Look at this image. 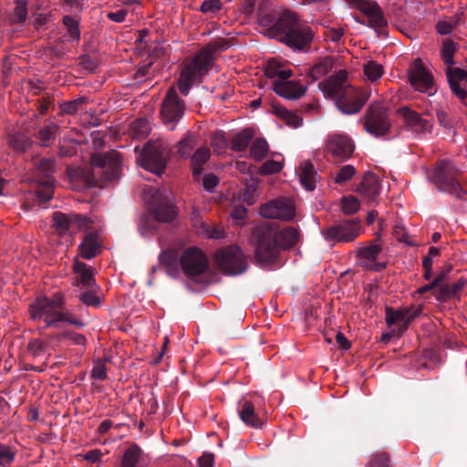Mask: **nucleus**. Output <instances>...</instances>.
Listing matches in <instances>:
<instances>
[{"label":"nucleus","mask_w":467,"mask_h":467,"mask_svg":"<svg viewBox=\"0 0 467 467\" xmlns=\"http://www.w3.org/2000/svg\"><path fill=\"white\" fill-rule=\"evenodd\" d=\"M256 17L264 36L276 39L295 51L309 50L315 32L301 23L295 12L274 8L269 0H261Z\"/></svg>","instance_id":"1"},{"label":"nucleus","mask_w":467,"mask_h":467,"mask_svg":"<svg viewBox=\"0 0 467 467\" xmlns=\"http://www.w3.org/2000/svg\"><path fill=\"white\" fill-rule=\"evenodd\" d=\"M121 171V156L116 150L95 153L91 156V168H67L72 187L83 190L91 187L103 188L119 180Z\"/></svg>","instance_id":"2"},{"label":"nucleus","mask_w":467,"mask_h":467,"mask_svg":"<svg viewBox=\"0 0 467 467\" xmlns=\"http://www.w3.org/2000/svg\"><path fill=\"white\" fill-rule=\"evenodd\" d=\"M252 236L255 244V260L262 265L274 263L280 248L288 250L299 242V233L295 227L287 226L278 232L271 223L256 226Z\"/></svg>","instance_id":"3"},{"label":"nucleus","mask_w":467,"mask_h":467,"mask_svg":"<svg viewBox=\"0 0 467 467\" xmlns=\"http://www.w3.org/2000/svg\"><path fill=\"white\" fill-rule=\"evenodd\" d=\"M66 300L62 293L57 292L52 296H39L29 306V314L34 321H43L46 327H58L60 323H67L81 328L85 323L77 318L65 307Z\"/></svg>","instance_id":"4"},{"label":"nucleus","mask_w":467,"mask_h":467,"mask_svg":"<svg viewBox=\"0 0 467 467\" xmlns=\"http://www.w3.org/2000/svg\"><path fill=\"white\" fill-rule=\"evenodd\" d=\"M347 72L339 70L327 80L318 84L319 88L329 98L337 97L336 106L343 114H356L360 111L368 99L367 92L348 86L345 87Z\"/></svg>","instance_id":"5"},{"label":"nucleus","mask_w":467,"mask_h":467,"mask_svg":"<svg viewBox=\"0 0 467 467\" xmlns=\"http://www.w3.org/2000/svg\"><path fill=\"white\" fill-rule=\"evenodd\" d=\"M460 175V171L452 161L441 160L436 163L432 181L439 191L448 192L458 199L467 201V191L463 190L462 187Z\"/></svg>","instance_id":"6"},{"label":"nucleus","mask_w":467,"mask_h":467,"mask_svg":"<svg viewBox=\"0 0 467 467\" xmlns=\"http://www.w3.org/2000/svg\"><path fill=\"white\" fill-rule=\"evenodd\" d=\"M35 177L38 183L36 197L40 205L46 204L52 199L55 187V161L42 158L35 162Z\"/></svg>","instance_id":"7"},{"label":"nucleus","mask_w":467,"mask_h":467,"mask_svg":"<svg viewBox=\"0 0 467 467\" xmlns=\"http://www.w3.org/2000/svg\"><path fill=\"white\" fill-rule=\"evenodd\" d=\"M214 261L217 268L227 275L243 274L247 268V261L237 245H230L216 251Z\"/></svg>","instance_id":"8"},{"label":"nucleus","mask_w":467,"mask_h":467,"mask_svg":"<svg viewBox=\"0 0 467 467\" xmlns=\"http://www.w3.org/2000/svg\"><path fill=\"white\" fill-rule=\"evenodd\" d=\"M390 127L391 121L385 104L382 102L370 104L364 116L365 130L375 137H382L389 132Z\"/></svg>","instance_id":"9"},{"label":"nucleus","mask_w":467,"mask_h":467,"mask_svg":"<svg viewBox=\"0 0 467 467\" xmlns=\"http://www.w3.org/2000/svg\"><path fill=\"white\" fill-rule=\"evenodd\" d=\"M168 160V148L160 140H150L143 147L141 152V166L157 175H161Z\"/></svg>","instance_id":"10"},{"label":"nucleus","mask_w":467,"mask_h":467,"mask_svg":"<svg viewBox=\"0 0 467 467\" xmlns=\"http://www.w3.org/2000/svg\"><path fill=\"white\" fill-rule=\"evenodd\" d=\"M179 263L185 276L192 281H197L200 276H202L209 265L204 253L194 246L189 247L182 253Z\"/></svg>","instance_id":"11"},{"label":"nucleus","mask_w":467,"mask_h":467,"mask_svg":"<svg viewBox=\"0 0 467 467\" xmlns=\"http://www.w3.org/2000/svg\"><path fill=\"white\" fill-rule=\"evenodd\" d=\"M360 234V221L357 218L337 221L322 231L327 241L353 242Z\"/></svg>","instance_id":"12"},{"label":"nucleus","mask_w":467,"mask_h":467,"mask_svg":"<svg viewBox=\"0 0 467 467\" xmlns=\"http://www.w3.org/2000/svg\"><path fill=\"white\" fill-rule=\"evenodd\" d=\"M185 104L180 99L174 86L169 88L161 102V116L165 125H171L170 130H174L176 123L182 118Z\"/></svg>","instance_id":"13"},{"label":"nucleus","mask_w":467,"mask_h":467,"mask_svg":"<svg viewBox=\"0 0 467 467\" xmlns=\"http://www.w3.org/2000/svg\"><path fill=\"white\" fill-rule=\"evenodd\" d=\"M409 80L413 88L419 92L432 96L437 92L432 74L417 58L409 69Z\"/></svg>","instance_id":"14"},{"label":"nucleus","mask_w":467,"mask_h":467,"mask_svg":"<svg viewBox=\"0 0 467 467\" xmlns=\"http://www.w3.org/2000/svg\"><path fill=\"white\" fill-rule=\"evenodd\" d=\"M349 5L364 13L368 20V26L373 27L378 35H386L387 19L381 7L371 0H346Z\"/></svg>","instance_id":"15"},{"label":"nucleus","mask_w":467,"mask_h":467,"mask_svg":"<svg viewBox=\"0 0 467 467\" xmlns=\"http://www.w3.org/2000/svg\"><path fill=\"white\" fill-rule=\"evenodd\" d=\"M260 213L265 218L290 221L295 216V207L290 200L280 197L263 204Z\"/></svg>","instance_id":"16"},{"label":"nucleus","mask_w":467,"mask_h":467,"mask_svg":"<svg viewBox=\"0 0 467 467\" xmlns=\"http://www.w3.org/2000/svg\"><path fill=\"white\" fill-rule=\"evenodd\" d=\"M213 57H209L200 50L184 65L182 73L188 76V78L194 79L198 83H201L202 78L208 74L213 66Z\"/></svg>","instance_id":"17"},{"label":"nucleus","mask_w":467,"mask_h":467,"mask_svg":"<svg viewBox=\"0 0 467 467\" xmlns=\"http://www.w3.org/2000/svg\"><path fill=\"white\" fill-rule=\"evenodd\" d=\"M398 114L402 118L408 130L420 135L431 132L432 122L423 119L420 113L409 107L399 109Z\"/></svg>","instance_id":"18"},{"label":"nucleus","mask_w":467,"mask_h":467,"mask_svg":"<svg viewBox=\"0 0 467 467\" xmlns=\"http://www.w3.org/2000/svg\"><path fill=\"white\" fill-rule=\"evenodd\" d=\"M327 147L336 161H343L350 158L354 151L355 144L348 136L335 134L329 137Z\"/></svg>","instance_id":"19"},{"label":"nucleus","mask_w":467,"mask_h":467,"mask_svg":"<svg viewBox=\"0 0 467 467\" xmlns=\"http://www.w3.org/2000/svg\"><path fill=\"white\" fill-rule=\"evenodd\" d=\"M53 223L58 234L64 235L69 232L71 228L76 227L77 229L81 230L82 228L87 227L89 221L79 214L67 215L60 212H56L53 213Z\"/></svg>","instance_id":"20"},{"label":"nucleus","mask_w":467,"mask_h":467,"mask_svg":"<svg viewBox=\"0 0 467 467\" xmlns=\"http://www.w3.org/2000/svg\"><path fill=\"white\" fill-rule=\"evenodd\" d=\"M385 312V319L389 327H391L397 322L410 324L422 314V306H410L398 309L387 306Z\"/></svg>","instance_id":"21"},{"label":"nucleus","mask_w":467,"mask_h":467,"mask_svg":"<svg viewBox=\"0 0 467 467\" xmlns=\"http://www.w3.org/2000/svg\"><path fill=\"white\" fill-rule=\"evenodd\" d=\"M446 77L451 92L466 106L467 90L461 86V82L467 81V70L449 66L446 68Z\"/></svg>","instance_id":"22"},{"label":"nucleus","mask_w":467,"mask_h":467,"mask_svg":"<svg viewBox=\"0 0 467 467\" xmlns=\"http://www.w3.org/2000/svg\"><path fill=\"white\" fill-rule=\"evenodd\" d=\"M381 184L379 177L373 172L364 174L362 181L357 187V192L368 202H373L380 193Z\"/></svg>","instance_id":"23"},{"label":"nucleus","mask_w":467,"mask_h":467,"mask_svg":"<svg viewBox=\"0 0 467 467\" xmlns=\"http://www.w3.org/2000/svg\"><path fill=\"white\" fill-rule=\"evenodd\" d=\"M238 414L245 425L254 429H261L265 424V420L255 412L254 406L250 400H243L238 402Z\"/></svg>","instance_id":"24"},{"label":"nucleus","mask_w":467,"mask_h":467,"mask_svg":"<svg viewBox=\"0 0 467 467\" xmlns=\"http://www.w3.org/2000/svg\"><path fill=\"white\" fill-rule=\"evenodd\" d=\"M79 254L87 260L97 256L102 251V242L99 234L95 232L88 233L84 235L82 242L78 246Z\"/></svg>","instance_id":"25"},{"label":"nucleus","mask_w":467,"mask_h":467,"mask_svg":"<svg viewBox=\"0 0 467 467\" xmlns=\"http://www.w3.org/2000/svg\"><path fill=\"white\" fill-rule=\"evenodd\" d=\"M274 91L285 99H298L306 91V87L301 85L298 81L291 82H273Z\"/></svg>","instance_id":"26"},{"label":"nucleus","mask_w":467,"mask_h":467,"mask_svg":"<svg viewBox=\"0 0 467 467\" xmlns=\"http://www.w3.org/2000/svg\"><path fill=\"white\" fill-rule=\"evenodd\" d=\"M211 158V150L209 148L202 146L199 147L190 159V168L194 182H201L202 174L203 172V165Z\"/></svg>","instance_id":"27"},{"label":"nucleus","mask_w":467,"mask_h":467,"mask_svg":"<svg viewBox=\"0 0 467 467\" xmlns=\"http://www.w3.org/2000/svg\"><path fill=\"white\" fill-rule=\"evenodd\" d=\"M150 213L161 223H169L176 216L175 208L167 198H158L150 207Z\"/></svg>","instance_id":"28"},{"label":"nucleus","mask_w":467,"mask_h":467,"mask_svg":"<svg viewBox=\"0 0 467 467\" xmlns=\"http://www.w3.org/2000/svg\"><path fill=\"white\" fill-rule=\"evenodd\" d=\"M73 270L76 276V285H82L87 288H94L96 286V281L94 278L93 270L88 267L85 263L80 261H75L73 264Z\"/></svg>","instance_id":"29"},{"label":"nucleus","mask_w":467,"mask_h":467,"mask_svg":"<svg viewBox=\"0 0 467 467\" xmlns=\"http://www.w3.org/2000/svg\"><path fill=\"white\" fill-rule=\"evenodd\" d=\"M143 451L136 443H131L124 451L119 467H145L143 463Z\"/></svg>","instance_id":"30"},{"label":"nucleus","mask_w":467,"mask_h":467,"mask_svg":"<svg viewBox=\"0 0 467 467\" xmlns=\"http://www.w3.org/2000/svg\"><path fill=\"white\" fill-rule=\"evenodd\" d=\"M8 146L17 153L27 151L33 145L30 137L20 131L9 133L7 136Z\"/></svg>","instance_id":"31"},{"label":"nucleus","mask_w":467,"mask_h":467,"mask_svg":"<svg viewBox=\"0 0 467 467\" xmlns=\"http://www.w3.org/2000/svg\"><path fill=\"white\" fill-rule=\"evenodd\" d=\"M334 67V59L332 57H325L311 67L309 75L313 81L318 80L322 77L328 74Z\"/></svg>","instance_id":"32"},{"label":"nucleus","mask_w":467,"mask_h":467,"mask_svg":"<svg viewBox=\"0 0 467 467\" xmlns=\"http://www.w3.org/2000/svg\"><path fill=\"white\" fill-rule=\"evenodd\" d=\"M316 176L314 165L310 161L304 162L300 168L299 180L306 190L313 191L316 188Z\"/></svg>","instance_id":"33"},{"label":"nucleus","mask_w":467,"mask_h":467,"mask_svg":"<svg viewBox=\"0 0 467 467\" xmlns=\"http://www.w3.org/2000/svg\"><path fill=\"white\" fill-rule=\"evenodd\" d=\"M196 145L197 136L193 132L188 131L176 144L178 154L183 159H189L192 155V150Z\"/></svg>","instance_id":"34"},{"label":"nucleus","mask_w":467,"mask_h":467,"mask_svg":"<svg viewBox=\"0 0 467 467\" xmlns=\"http://www.w3.org/2000/svg\"><path fill=\"white\" fill-rule=\"evenodd\" d=\"M60 127L57 124L50 122L49 124L43 126L36 133V138L39 140V144L41 146L47 147L56 139Z\"/></svg>","instance_id":"35"},{"label":"nucleus","mask_w":467,"mask_h":467,"mask_svg":"<svg viewBox=\"0 0 467 467\" xmlns=\"http://www.w3.org/2000/svg\"><path fill=\"white\" fill-rule=\"evenodd\" d=\"M254 133L253 129L246 128L232 139L231 149L234 151H244L251 142Z\"/></svg>","instance_id":"36"},{"label":"nucleus","mask_w":467,"mask_h":467,"mask_svg":"<svg viewBox=\"0 0 467 467\" xmlns=\"http://www.w3.org/2000/svg\"><path fill=\"white\" fill-rule=\"evenodd\" d=\"M273 112L280 119H284L288 126L297 128L302 125L303 119L296 113L289 111L283 106H273Z\"/></svg>","instance_id":"37"},{"label":"nucleus","mask_w":467,"mask_h":467,"mask_svg":"<svg viewBox=\"0 0 467 467\" xmlns=\"http://www.w3.org/2000/svg\"><path fill=\"white\" fill-rule=\"evenodd\" d=\"M88 101L85 96L78 97L73 100L63 101L59 105L61 115H75L84 109V105Z\"/></svg>","instance_id":"38"},{"label":"nucleus","mask_w":467,"mask_h":467,"mask_svg":"<svg viewBox=\"0 0 467 467\" xmlns=\"http://www.w3.org/2000/svg\"><path fill=\"white\" fill-rule=\"evenodd\" d=\"M159 260L161 265L167 267L169 274L172 275V277H176L175 275H178L179 262L176 253L171 249L162 251L159 255Z\"/></svg>","instance_id":"39"},{"label":"nucleus","mask_w":467,"mask_h":467,"mask_svg":"<svg viewBox=\"0 0 467 467\" xmlns=\"http://www.w3.org/2000/svg\"><path fill=\"white\" fill-rule=\"evenodd\" d=\"M382 251V246L378 244H370L368 246L360 247L356 251V254L360 258V262H374Z\"/></svg>","instance_id":"40"},{"label":"nucleus","mask_w":467,"mask_h":467,"mask_svg":"<svg viewBox=\"0 0 467 467\" xmlns=\"http://www.w3.org/2000/svg\"><path fill=\"white\" fill-rule=\"evenodd\" d=\"M268 143L264 138L255 139L250 147V156L255 161H262L267 154Z\"/></svg>","instance_id":"41"},{"label":"nucleus","mask_w":467,"mask_h":467,"mask_svg":"<svg viewBox=\"0 0 467 467\" xmlns=\"http://www.w3.org/2000/svg\"><path fill=\"white\" fill-rule=\"evenodd\" d=\"M265 74L269 78H276L274 82H291L289 78L293 76L291 69H282L272 67L271 65L265 70Z\"/></svg>","instance_id":"42"},{"label":"nucleus","mask_w":467,"mask_h":467,"mask_svg":"<svg viewBox=\"0 0 467 467\" xmlns=\"http://www.w3.org/2000/svg\"><path fill=\"white\" fill-rule=\"evenodd\" d=\"M132 136L136 138H146L150 131L149 122L145 119H139L130 125Z\"/></svg>","instance_id":"43"},{"label":"nucleus","mask_w":467,"mask_h":467,"mask_svg":"<svg viewBox=\"0 0 467 467\" xmlns=\"http://www.w3.org/2000/svg\"><path fill=\"white\" fill-rule=\"evenodd\" d=\"M363 70L364 74L370 81L378 80L383 74V67L373 60L364 64Z\"/></svg>","instance_id":"44"},{"label":"nucleus","mask_w":467,"mask_h":467,"mask_svg":"<svg viewBox=\"0 0 467 467\" xmlns=\"http://www.w3.org/2000/svg\"><path fill=\"white\" fill-rule=\"evenodd\" d=\"M229 47L228 40L223 38H219L213 40L206 44L201 51L207 55L209 57H213V54L215 52H220L227 49Z\"/></svg>","instance_id":"45"},{"label":"nucleus","mask_w":467,"mask_h":467,"mask_svg":"<svg viewBox=\"0 0 467 467\" xmlns=\"http://www.w3.org/2000/svg\"><path fill=\"white\" fill-rule=\"evenodd\" d=\"M359 207V201L353 195L343 197L341 200V210L346 215L354 214L358 211Z\"/></svg>","instance_id":"46"},{"label":"nucleus","mask_w":467,"mask_h":467,"mask_svg":"<svg viewBox=\"0 0 467 467\" xmlns=\"http://www.w3.org/2000/svg\"><path fill=\"white\" fill-rule=\"evenodd\" d=\"M355 174L356 169L353 165H343L337 171L334 181L337 184H344L348 182Z\"/></svg>","instance_id":"47"},{"label":"nucleus","mask_w":467,"mask_h":467,"mask_svg":"<svg viewBox=\"0 0 467 467\" xmlns=\"http://www.w3.org/2000/svg\"><path fill=\"white\" fill-rule=\"evenodd\" d=\"M16 455V451L10 446L0 442V466L9 467Z\"/></svg>","instance_id":"48"},{"label":"nucleus","mask_w":467,"mask_h":467,"mask_svg":"<svg viewBox=\"0 0 467 467\" xmlns=\"http://www.w3.org/2000/svg\"><path fill=\"white\" fill-rule=\"evenodd\" d=\"M455 52L454 42L451 39H446L443 42L441 49V57L445 65L451 66L454 64L453 55Z\"/></svg>","instance_id":"49"},{"label":"nucleus","mask_w":467,"mask_h":467,"mask_svg":"<svg viewBox=\"0 0 467 467\" xmlns=\"http://www.w3.org/2000/svg\"><path fill=\"white\" fill-rule=\"evenodd\" d=\"M78 299L86 306L98 307L101 304V299L96 295L93 288H88V291L80 293Z\"/></svg>","instance_id":"50"},{"label":"nucleus","mask_w":467,"mask_h":467,"mask_svg":"<svg viewBox=\"0 0 467 467\" xmlns=\"http://www.w3.org/2000/svg\"><path fill=\"white\" fill-rule=\"evenodd\" d=\"M195 82L196 81L194 79L188 78V76H185L183 73L181 72L180 78L177 82L180 93L182 96H188L193 83Z\"/></svg>","instance_id":"51"},{"label":"nucleus","mask_w":467,"mask_h":467,"mask_svg":"<svg viewBox=\"0 0 467 467\" xmlns=\"http://www.w3.org/2000/svg\"><path fill=\"white\" fill-rule=\"evenodd\" d=\"M57 339L59 341H63L65 339H71L76 345L83 346L86 344V337L85 336L70 331H65L62 333H59L56 336Z\"/></svg>","instance_id":"52"},{"label":"nucleus","mask_w":467,"mask_h":467,"mask_svg":"<svg viewBox=\"0 0 467 467\" xmlns=\"http://www.w3.org/2000/svg\"><path fill=\"white\" fill-rule=\"evenodd\" d=\"M222 7L223 5L220 0H204L198 10L203 14H215L219 12Z\"/></svg>","instance_id":"53"},{"label":"nucleus","mask_w":467,"mask_h":467,"mask_svg":"<svg viewBox=\"0 0 467 467\" xmlns=\"http://www.w3.org/2000/svg\"><path fill=\"white\" fill-rule=\"evenodd\" d=\"M63 24L67 28V31L73 39L79 38L80 33L78 24L72 16H65L63 17Z\"/></svg>","instance_id":"54"},{"label":"nucleus","mask_w":467,"mask_h":467,"mask_svg":"<svg viewBox=\"0 0 467 467\" xmlns=\"http://www.w3.org/2000/svg\"><path fill=\"white\" fill-rule=\"evenodd\" d=\"M282 164L279 161L274 160L266 161L260 168V173L263 175L274 174L280 171Z\"/></svg>","instance_id":"55"},{"label":"nucleus","mask_w":467,"mask_h":467,"mask_svg":"<svg viewBox=\"0 0 467 467\" xmlns=\"http://www.w3.org/2000/svg\"><path fill=\"white\" fill-rule=\"evenodd\" d=\"M433 295L436 300L439 302H446L450 298H452L450 293L449 284H441L438 287H436Z\"/></svg>","instance_id":"56"},{"label":"nucleus","mask_w":467,"mask_h":467,"mask_svg":"<svg viewBox=\"0 0 467 467\" xmlns=\"http://www.w3.org/2000/svg\"><path fill=\"white\" fill-rule=\"evenodd\" d=\"M201 180H202V187L209 192H213L219 183L218 177L213 173H207Z\"/></svg>","instance_id":"57"},{"label":"nucleus","mask_w":467,"mask_h":467,"mask_svg":"<svg viewBox=\"0 0 467 467\" xmlns=\"http://www.w3.org/2000/svg\"><path fill=\"white\" fill-rule=\"evenodd\" d=\"M369 467H392L389 462V456L386 452L374 455Z\"/></svg>","instance_id":"58"},{"label":"nucleus","mask_w":467,"mask_h":467,"mask_svg":"<svg viewBox=\"0 0 467 467\" xmlns=\"http://www.w3.org/2000/svg\"><path fill=\"white\" fill-rule=\"evenodd\" d=\"M91 378L104 380L107 379V368L101 360H98L91 370Z\"/></svg>","instance_id":"59"},{"label":"nucleus","mask_w":467,"mask_h":467,"mask_svg":"<svg viewBox=\"0 0 467 467\" xmlns=\"http://www.w3.org/2000/svg\"><path fill=\"white\" fill-rule=\"evenodd\" d=\"M45 343L39 338L32 339L28 343V350L32 353L33 356H40L45 352Z\"/></svg>","instance_id":"60"},{"label":"nucleus","mask_w":467,"mask_h":467,"mask_svg":"<svg viewBox=\"0 0 467 467\" xmlns=\"http://www.w3.org/2000/svg\"><path fill=\"white\" fill-rule=\"evenodd\" d=\"M393 236L399 241V242H401V243H405V244H410L409 242V234L408 233L406 232L405 228L403 225L401 224H399L397 223L394 227H393Z\"/></svg>","instance_id":"61"},{"label":"nucleus","mask_w":467,"mask_h":467,"mask_svg":"<svg viewBox=\"0 0 467 467\" xmlns=\"http://www.w3.org/2000/svg\"><path fill=\"white\" fill-rule=\"evenodd\" d=\"M466 284H467V280L463 277H461L455 283L449 285L450 293H451V296L459 298V295Z\"/></svg>","instance_id":"62"},{"label":"nucleus","mask_w":467,"mask_h":467,"mask_svg":"<svg viewBox=\"0 0 467 467\" xmlns=\"http://www.w3.org/2000/svg\"><path fill=\"white\" fill-rule=\"evenodd\" d=\"M103 453L99 449H94L87 451L83 455V459L88 462L95 463L101 462Z\"/></svg>","instance_id":"63"},{"label":"nucleus","mask_w":467,"mask_h":467,"mask_svg":"<svg viewBox=\"0 0 467 467\" xmlns=\"http://www.w3.org/2000/svg\"><path fill=\"white\" fill-rule=\"evenodd\" d=\"M54 99L50 95L42 97L37 100L39 114L45 115L48 109V107L53 103Z\"/></svg>","instance_id":"64"}]
</instances>
